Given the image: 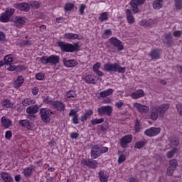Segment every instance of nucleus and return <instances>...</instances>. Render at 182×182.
Listing matches in <instances>:
<instances>
[{
  "mask_svg": "<svg viewBox=\"0 0 182 182\" xmlns=\"http://www.w3.org/2000/svg\"><path fill=\"white\" fill-rule=\"evenodd\" d=\"M168 109H170V104H162L159 107H153L152 109H151V120L156 121L159 117V119H163Z\"/></svg>",
  "mask_w": 182,
  "mask_h": 182,
  "instance_id": "f257e3e1",
  "label": "nucleus"
},
{
  "mask_svg": "<svg viewBox=\"0 0 182 182\" xmlns=\"http://www.w3.org/2000/svg\"><path fill=\"white\" fill-rule=\"evenodd\" d=\"M144 2L145 0H132L129 4L133 14H139V12H140V10L139 9L138 6H140V5H143Z\"/></svg>",
  "mask_w": 182,
  "mask_h": 182,
  "instance_id": "1a4fd4ad",
  "label": "nucleus"
},
{
  "mask_svg": "<svg viewBox=\"0 0 182 182\" xmlns=\"http://www.w3.org/2000/svg\"><path fill=\"white\" fill-rule=\"evenodd\" d=\"M12 60H14V59L12 58V57H11L9 55H6L4 57V63L6 65H11L12 64Z\"/></svg>",
  "mask_w": 182,
  "mask_h": 182,
  "instance_id": "09e8293b",
  "label": "nucleus"
},
{
  "mask_svg": "<svg viewBox=\"0 0 182 182\" xmlns=\"http://www.w3.org/2000/svg\"><path fill=\"white\" fill-rule=\"evenodd\" d=\"M6 68H7V70H9L10 72H14V70L16 69V67H15V65H13L12 64H8Z\"/></svg>",
  "mask_w": 182,
  "mask_h": 182,
  "instance_id": "bf43d9fd",
  "label": "nucleus"
},
{
  "mask_svg": "<svg viewBox=\"0 0 182 182\" xmlns=\"http://www.w3.org/2000/svg\"><path fill=\"white\" fill-rule=\"evenodd\" d=\"M109 42L111 45H112V46L117 48V50H123V49H124L123 43L116 37H112L111 38H109Z\"/></svg>",
  "mask_w": 182,
  "mask_h": 182,
  "instance_id": "9b49d317",
  "label": "nucleus"
},
{
  "mask_svg": "<svg viewBox=\"0 0 182 182\" xmlns=\"http://www.w3.org/2000/svg\"><path fill=\"white\" fill-rule=\"evenodd\" d=\"M147 144V141H138L134 144V149H138L140 150V149H143L144 146Z\"/></svg>",
  "mask_w": 182,
  "mask_h": 182,
  "instance_id": "c9c22d12",
  "label": "nucleus"
},
{
  "mask_svg": "<svg viewBox=\"0 0 182 182\" xmlns=\"http://www.w3.org/2000/svg\"><path fill=\"white\" fill-rule=\"evenodd\" d=\"M174 6L178 11L182 9V0H174Z\"/></svg>",
  "mask_w": 182,
  "mask_h": 182,
  "instance_id": "c03bdc74",
  "label": "nucleus"
},
{
  "mask_svg": "<svg viewBox=\"0 0 182 182\" xmlns=\"http://www.w3.org/2000/svg\"><path fill=\"white\" fill-rule=\"evenodd\" d=\"M18 124L21 126V127H26L28 130H35V124L28 119H21L18 121Z\"/></svg>",
  "mask_w": 182,
  "mask_h": 182,
  "instance_id": "dca6fc26",
  "label": "nucleus"
},
{
  "mask_svg": "<svg viewBox=\"0 0 182 182\" xmlns=\"http://www.w3.org/2000/svg\"><path fill=\"white\" fill-rule=\"evenodd\" d=\"M30 6L31 8H33V9H38L41 6V4L38 1H33L30 2Z\"/></svg>",
  "mask_w": 182,
  "mask_h": 182,
  "instance_id": "8fccbe9b",
  "label": "nucleus"
},
{
  "mask_svg": "<svg viewBox=\"0 0 182 182\" xmlns=\"http://www.w3.org/2000/svg\"><path fill=\"white\" fill-rule=\"evenodd\" d=\"M161 49L160 48H154L149 53V56L151 57V60H156L161 58Z\"/></svg>",
  "mask_w": 182,
  "mask_h": 182,
  "instance_id": "4468645a",
  "label": "nucleus"
},
{
  "mask_svg": "<svg viewBox=\"0 0 182 182\" xmlns=\"http://www.w3.org/2000/svg\"><path fill=\"white\" fill-rule=\"evenodd\" d=\"M5 39H6L5 33H4L3 31H0V42H4Z\"/></svg>",
  "mask_w": 182,
  "mask_h": 182,
  "instance_id": "774afa93",
  "label": "nucleus"
},
{
  "mask_svg": "<svg viewBox=\"0 0 182 182\" xmlns=\"http://www.w3.org/2000/svg\"><path fill=\"white\" fill-rule=\"evenodd\" d=\"M0 176L4 182H14V178L9 173L2 171L0 173Z\"/></svg>",
  "mask_w": 182,
  "mask_h": 182,
  "instance_id": "b1692460",
  "label": "nucleus"
},
{
  "mask_svg": "<svg viewBox=\"0 0 182 182\" xmlns=\"http://www.w3.org/2000/svg\"><path fill=\"white\" fill-rule=\"evenodd\" d=\"M100 150L101 151V154H102V153H107V151H109V148L100 145Z\"/></svg>",
  "mask_w": 182,
  "mask_h": 182,
  "instance_id": "69168bd1",
  "label": "nucleus"
},
{
  "mask_svg": "<svg viewBox=\"0 0 182 182\" xmlns=\"http://www.w3.org/2000/svg\"><path fill=\"white\" fill-rule=\"evenodd\" d=\"M109 129V123L107 122H104L101 125V132H106V130Z\"/></svg>",
  "mask_w": 182,
  "mask_h": 182,
  "instance_id": "5fc2aeb1",
  "label": "nucleus"
},
{
  "mask_svg": "<svg viewBox=\"0 0 182 182\" xmlns=\"http://www.w3.org/2000/svg\"><path fill=\"white\" fill-rule=\"evenodd\" d=\"M98 177L101 182H107V180L109 178V175L105 173V171H100L98 173Z\"/></svg>",
  "mask_w": 182,
  "mask_h": 182,
  "instance_id": "473e14b6",
  "label": "nucleus"
},
{
  "mask_svg": "<svg viewBox=\"0 0 182 182\" xmlns=\"http://www.w3.org/2000/svg\"><path fill=\"white\" fill-rule=\"evenodd\" d=\"M160 132H161V129L160 127H151L144 131V134L149 137H154V136H157Z\"/></svg>",
  "mask_w": 182,
  "mask_h": 182,
  "instance_id": "f8f14e48",
  "label": "nucleus"
},
{
  "mask_svg": "<svg viewBox=\"0 0 182 182\" xmlns=\"http://www.w3.org/2000/svg\"><path fill=\"white\" fill-rule=\"evenodd\" d=\"M33 170H35V166L33 165L29 166L28 167L24 168L23 171V174L26 177H31L32 176V173Z\"/></svg>",
  "mask_w": 182,
  "mask_h": 182,
  "instance_id": "c756f323",
  "label": "nucleus"
},
{
  "mask_svg": "<svg viewBox=\"0 0 182 182\" xmlns=\"http://www.w3.org/2000/svg\"><path fill=\"white\" fill-rule=\"evenodd\" d=\"M109 36H112V31L110 29L105 30L102 34L103 39H107Z\"/></svg>",
  "mask_w": 182,
  "mask_h": 182,
  "instance_id": "603ef678",
  "label": "nucleus"
},
{
  "mask_svg": "<svg viewBox=\"0 0 182 182\" xmlns=\"http://www.w3.org/2000/svg\"><path fill=\"white\" fill-rule=\"evenodd\" d=\"M105 122V119L100 118V119H95L91 120V124L94 126L96 124H101V123H103Z\"/></svg>",
  "mask_w": 182,
  "mask_h": 182,
  "instance_id": "de8ad7c7",
  "label": "nucleus"
},
{
  "mask_svg": "<svg viewBox=\"0 0 182 182\" xmlns=\"http://www.w3.org/2000/svg\"><path fill=\"white\" fill-rule=\"evenodd\" d=\"M132 140L133 136L132 135H125L120 139L119 144L123 149H126L127 148V144H129V143H132Z\"/></svg>",
  "mask_w": 182,
  "mask_h": 182,
  "instance_id": "f3484780",
  "label": "nucleus"
},
{
  "mask_svg": "<svg viewBox=\"0 0 182 182\" xmlns=\"http://www.w3.org/2000/svg\"><path fill=\"white\" fill-rule=\"evenodd\" d=\"M93 114V110L92 109H87L85 111V113L82 114L80 117V121L82 122V123H85V122H87L89 117Z\"/></svg>",
  "mask_w": 182,
  "mask_h": 182,
  "instance_id": "c85d7f7f",
  "label": "nucleus"
},
{
  "mask_svg": "<svg viewBox=\"0 0 182 182\" xmlns=\"http://www.w3.org/2000/svg\"><path fill=\"white\" fill-rule=\"evenodd\" d=\"M173 35L175 38H180V36L182 35V31H175L173 33Z\"/></svg>",
  "mask_w": 182,
  "mask_h": 182,
  "instance_id": "680f3d73",
  "label": "nucleus"
},
{
  "mask_svg": "<svg viewBox=\"0 0 182 182\" xmlns=\"http://www.w3.org/2000/svg\"><path fill=\"white\" fill-rule=\"evenodd\" d=\"M66 96L68 99H71V97H76L77 96L76 91L70 90L67 92Z\"/></svg>",
  "mask_w": 182,
  "mask_h": 182,
  "instance_id": "3c124183",
  "label": "nucleus"
},
{
  "mask_svg": "<svg viewBox=\"0 0 182 182\" xmlns=\"http://www.w3.org/2000/svg\"><path fill=\"white\" fill-rule=\"evenodd\" d=\"M144 91L143 90H138L134 92L131 94V97L134 100L140 99V97H144Z\"/></svg>",
  "mask_w": 182,
  "mask_h": 182,
  "instance_id": "2f4dec72",
  "label": "nucleus"
},
{
  "mask_svg": "<svg viewBox=\"0 0 182 182\" xmlns=\"http://www.w3.org/2000/svg\"><path fill=\"white\" fill-rule=\"evenodd\" d=\"M60 60V58L59 55H51L50 56H43L40 58V62L43 65H48V63H50V65H58Z\"/></svg>",
  "mask_w": 182,
  "mask_h": 182,
  "instance_id": "7ed1b4c3",
  "label": "nucleus"
},
{
  "mask_svg": "<svg viewBox=\"0 0 182 182\" xmlns=\"http://www.w3.org/2000/svg\"><path fill=\"white\" fill-rule=\"evenodd\" d=\"M24 80H25V78H23V76L19 75L14 82L15 87H21V86L23 85Z\"/></svg>",
  "mask_w": 182,
  "mask_h": 182,
  "instance_id": "72a5a7b5",
  "label": "nucleus"
},
{
  "mask_svg": "<svg viewBox=\"0 0 182 182\" xmlns=\"http://www.w3.org/2000/svg\"><path fill=\"white\" fill-rule=\"evenodd\" d=\"M169 167H171L172 168H176L177 166H178V164L177 162V160L176 159H171L169 161Z\"/></svg>",
  "mask_w": 182,
  "mask_h": 182,
  "instance_id": "864d4df0",
  "label": "nucleus"
},
{
  "mask_svg": "<svg viewBox=\"0 0 182 182\" xmlns=\"http://www.w3.org/2000/svg\"><path fill=\"white\" fill-rule=\"evenodd\" d=\"M68 116L72 118V122L73 124H79V114H77V111L75 109H71Z\"/></svg>",
  "mask_w": 182,
  "mask_h": 182,
  "instance_id": "aec40b11",
  "label": "nucleus"
},
{
  "mask_svg": "<svg viewBox=\"0 0 182 182\" xmlns=\"http://www.w3.org/2000/svg\"><path fill=\"white\" fill-rule=\"evenodd\" d=\"M36 101L35 100L31 98H26L22 101L23 106H31L32 105H35Z\"/></svg>",
  "mask_w": 182,
  "mask_h": 182,
  "instance_id": "f704fd0d",
  "label": "nucleus"
},
{
  "mask_svg": "<svg viewBox=\"0 0 182 182\" xmlns=\"http://www.w3.org/2000/svg\"><path fill=\"white\" fill-rule=\"evenodd\" d=\"M85 9H86V5L83 4H80L79 7L80 15H83V14H85Z\"/></svg>",
  "mask_w": 182,
  "mask_h": 182,
  "instance_id": "6e6d98bb",
  "label": "nucleus"
},
{
  "mask_svg": "<svg viewBox=\"0 0 182 182\" xmlns=\"http://www.w3.org/2000/svg\"><path fill=\"white\" fill-rule=\"evenodd\" d=\"M65 38L67 39H80L79 38V35L72 33H65Z\"/></svg>",
  "mask_w": 182,
  "mask_h": 182,
  "instance_id": "a19ab883",
  "label": "nucleus"
},
{
  "mask_svg": "<svg viewBox=\"0 0 182 182\" xmlns=\"http://www.w3.org/2000/svg\"><path fill=\"white\" fill-rule=\"evenodd\" d=\"M53 99L50 98V97L47 96L43 98V103H46V105H51V106H53Z\"/></svg>",
  "mask_w": 182,
  "mask_h": 182,
  "instance_id": "37998d69",
  "label": "nucleus"
},
{
  "mask_svg": "<svg viewBox=\"0 0 182 182\" xmlns=\"http://www.w3.org/2000/svg\"><path fill=\"white\" fill-rule=\"evenodd\" d=\"M81 164L83 166H86L87 167H89V168L95 169L97 168V166H99V163L97 162V161H95L92 159H82L81 161Z\"/></svg>",
  "mask_w": 182,
  "mask_h": 182,
  "instance_id": "9d476101",
  "label": "nucleus"
},
{
  "mask_svg": "<svg viewBox=\"0 0 182 182\" xmlns=\"http://www.w3.org/2000/svg\"><path fill=\"white\" fill-rule=\"evenodd\" d=\"M134 107H136L139 113H149L150 108L147 105H141L139 102H134L133 104Z\"/></svg>",
  "mask_w": 182,
  "mask_h": 182,
  "instance_id": "ddd939ff",
  "label": "nucleus"
},
{
  "mask_svg": "<svg viewBox=\"0 0 182 182\" xmlns=\"http://www.w3.org/2000/svg\"><path fill=\"white\" fill-rule=\"evenodd\" d=\"M100 66H101L100 63L99 62L96 63L92 66V70L97 75V76L102 77V76H104L105 74L101 70H99V69H100Z\"/></svg>",
  "mask_w": 182,
  "mask_h": 182,
  "instance_id": "cd10ccee",
  "label": "nucleus"
},
{
  "mask_svg": "<svg viewBox=\"0 0 182 182\" xmlns=\"http://www.w3.org/2000/svg\"><path fill=\"white\" fill-rule=\"evenodd\" d=\"M5 137L6 139H7V140H11V138L12 137V132L6 131L5 134Z\"/></svg>",
  "mask_w": 182,
  "mask_h": 182,
  "instance_id": "e2e57ef3",
  "label": "nucleus"
},
{
  "mask_svg": "<svg viewBox=\"0 0 182 182\" xmlns=\"http://www.w3.org/2000/svg\"><path fill=\"white\" fill-rule=\"evenodd\" d=\"M53 109H56L58 112H63L65 111L66 106L63 102L56 100L53 102Z\"/></svg>",
  "mask_w": 182,
  "mask_h": 182,
  "instance_id": "4be33fe9",
  "label": "nucleus"
},
{
  "mask_svg": "<svg viewBox=\"0 0 182 182\" xmlns=\"http://www.w3.org/2000/svg\"><path fill=\"white\" fill-rule=\"evenodd\" d=\"M14 8L24 12H29L31 9V7L28 3H16L14 4Z\"/></svg>",
  "mask_w": 182,
  "mask_h": 182,
  "instance_id": "6ab92c4d",
  "label": "nucleus"
},
{
  "mask_svg": "<svg viewBox=\"0 0 182 182\" xmlns=\"http://www.w3.org/2000/svg\"><path fill=\"white\" fill-rule=\"evenodd\" d=\"M3 106L7 109H14V103L11 102V100H6L3 102Z\"/></svg>",
  "mask_w": 182,
  "mask_h": 182,
  "instance_id": "ea45409f",
  "label": "nucleus"
},
{
  "mask_svg": "<svg viewBox=\"0 0 182 182\" xmlns=\"http://www.w3.org/2000/svg\"><path fill=\"white\" fill-rule=\"evenodd\" d=\"M63 62L64 66L66 68H75V66H77V61L76 60H68L67 58H63Z\"/></svg>",
  "mask_w": 182,
  "mask_h": 182,
  "instance_id": "5701e85b",
  "label": "nucleus"
},
{
  "mask_svg": "<svg viewBox=\"0 0 182 182\" xmlns=\"http://www.w3.org/2000/svg\"><path fill=\"white\" fill-rule=\"evenodd\" d=\"M59 48H60L61 50L63 52H77L79 50V43H75V45L70 43H66L64 42H60L58 43Z\"/></svg>",
  "mask_w": 182,
  "mask_h": 182,
  "instance_id": "20e7f679",
  "label": "nucleus"
},
{
  "mask_svg": "<svg viewBox=\"0 0 182 182\" xmlns=\"http://www.w3.org/2000/svg\"><path fill=\"white\" fill-rule=\"evenodd\" d=\"M15 14V9L6 10L0 15V22L6 23L11 21V17Z\"/></svg>",
  "mask_w": 182,
  "mask_h": 182,
  "instance_id": "0eeeda50",
  "label": "nucleus"
},
{
  "mask_svg": "<svg viewBox=\"0 0 182 182\" xmlns=\"http://www.w3.org/2000/svg\"><path fill=\"white\" fill-rule=\"evenodd\" d=\"M84 80L86 83H89L90 85H95V83H97V77L92 75H86Z\"/></svg>",
  "mask_w": 182,
  "mask_h": 182,
  "instance_id": "393cba45",
  "label": "nucleus"
},
{
  "mask_svg": "<svg viewBox=\"0 0 182 182\" xmlns=\"http://www.w3.org/2000/svg\"><path fill=\"white\" fill-rule=\"evenodd\" d=\"M109 19V17L107 16V13L104 12L100 14L99 17V21H101V22H105V21H107Z\"/></svg>",
  "mask_w": 182,
  "mask_h": 182,
  "instance_id": "49530a36",
  "label": "nucleus"
},
{
  "mask_svg": "<svg viewBox=\"0 0 182 182\" xmlns=\"http://www.w3.org/2000/svg\"><path fill=\"white\" fill-rule=\"evenodd\" d=\"M26 23V18L22 16H16L14 18V25L17 28H22L23 24Z\"/></svg>",
  "mask_w": 182,
  "mask_h": 182,
  "instance_id": "412c9836",
  "label": "nucleus"
},
{
  "mask_svg": "<svg viewBox=\"0 0 182 182\" xmlns=\"http://www.w3.org/2000/svg\"><path fill=\"white\" fill-rule=\"evenodd\" d=\"M177 147H173L172 149L167 152L166 157L167 159H173L174 157V154L177 153Z\"/></svg>",
  "mask_w": 182,
  "mask_h": 182,
  "instance_id": "4c0bfd02",
  "label": "nucleus"
},
{
  "mask_svg": "<svg viewBox=\"0 0 182 182\" xmlns=\"http://www.w3.org/2000/svg\"><path fill=\"white\" fill-rule=\"evenodd\" d=\"M75 8V4L70 2H67L64 6V9L66 12L72 11Z\"/></svg>",
  "mask_w": 182,
  "mask_h": 182,
  "instance_id": "58836bf2",
  "label": "nucleus"
},
{
  "mask_svg": "<svg viewBox=\"0 0 182 182\" xmlns=\"http://www.w3.org/2000/svg\"><path fill=\"white\" fill-rule=\"evenodd\" d=\"M100 116H112L113 108L110 105L102 106L97 109Z\"/></svg>",
  "mask_w": 182,
  "mask_h": 182,
  "instance_id": "6e6552de",
  "label": "nucleus"
},
{
  "mask_svg": "<svg viewBox=\"0 0 182 182\" xmlns=\"http://www.w3.org/2000/svg\"><path fill=\"white\" fill-rule=\"evenodd\" d=\"M1 124L4 129H9L12 126V121L9 119H6V117H1Z\"/></svg>",
  "mask_w": 182,
  "mask_h": 182,
  "instance_id": "7c9ffc66",
  "label": "nucleus"
},
{
  "mask_svg": "<svg viewBox=\"0 0 182 182\" xmlns=\"http://www.w3.org/2000/svg\"><path fill=\"white\" fill-rule=\"evenodd\" d=\"M40 114L43 123L50 122V116H52L53 112L49 108H41L40 109Z\"/></svg>",
  "mask_w": 182,
  "mask_h": 182,
  "instance_id": "423d86ee",
  "label": "nucleus"
},
{
  "mask_svg": "<svg viewBox=\"0 0 182 182\" xmlns=\"http://www.w3.org/2000/svg\"><path fill=\"white\" fill-rule=\"evenodd\" d=\"M115 106L117 109H122V106H124V103L122 101L115 103Z\"/></svg>",
  "mask_w": 182,
  "mask_h": 182,
  "instance_id": "338daca9",
  "label": "nucleus"
},
{
  "mask_svg": "<svg viewBox=\"0 0 182 182\" xmlns=\"http://www.w3.org/2000/svg\"><path fill=\"white\" fill-rule=\"evenodd\" d=\"M176 109L178 110V114L182 116V104L181 103H178L176 105Z\"/></svg>",
  "mask_w": 182,
  "mask_h": 182,
  "instance_id": "052dcab7",
  "label": "nucleus"
},
{
  "mask_svg": "<svg viewBox=\"0 0 182 182\" xmlns=\"http://www.w3.org/2000/svg\"><path fill=\"white\" fill-rule=\"evenodd\" d=\"M170 146L171 147H177L180 144V141L178 140V138L174 137L170 139Z\"/></svg>",
  "mask_w": 182,
  "mask_h": 182,
  "instance_id": "e433bc0d",
  "label": "nucleus"
},
{
  "mask_svg": "<svg viewBox=\"0 0 182 182\" xmlns=\"http://www.w3.org/2000/svg\"><path fill=\"white\" fill-rule=\"evenodd\" d=\"M114 92V90H113L112 88H109L102 92H100L99 94L98 99L107 97V96H110V95H113Z\"/></svg>",
  "mask_w": 182,
  "mask_h": 182,
  "instance_id": "a878e982",
  "label": "nucleus"
},
{
  "mask_svg": "<svg viewBox=\"0 0 182 182\" xmlns=\"http://www.w3.org/2000/svg\"><path fill=\"white\" fill-rule=\"evenodd\" d=\"M163 7V4H161V1H159L157 0H155L153 3V8L154 9H161Z\"/></svg>",
  "mask_w": 182,
  "mask_h": 182,
  "instance_id": "79ce46f5",
  "label": "nucleus"
},
{
  "mask_svg": "<svg viewBox=\"0 0 182 182\" xmlns=\"http://www.w3.org/2000/svg\"><path fill=\"white\" fill-rule=\"evenodd\" d=\"M134 129L136 133H139V132L141 130V124H140V121H139V119H136L135 121Z\"/></svg>",
  "mask_w": 182,
  "mask_h": 182,
  "instance_id": "a18cd8bd",
  "label": "nucleus"
},
{
  "mask_svg": "<svg viewBox=\"0 0 182 182\" xmlns=\"http://www.w3.org/2000/svg\"><path fill=\"white\" fill-rule=\"evenodd\" d=\"M102 155L100 151V145H94L91 149V157L93 160L100 157Z\"/></svg>",
  "mask_w": 182,
  "mask_h": 182,
  "instance_id": "2eb2a0df",
  "label": "nucleus"
},
{
  "mask_svg": "<svg viewBox=\"0 0 182 182\" xmlns=\"http://www.w3.org/2000/svg\"><path fill=\"white\" fill-rule=\"evenodd\" d=\"M126 161V156L124 155H121L118 159L119 164Z\"/></svg>",
  "mask_w": 182,
  "mask_h": 182,
  "instance_id": "0e129e2a",
  "label": "nucleus"
},
{
  "mask_svg": "<svg viewBox=\"0 0 182 182\" xmlns=\"http://www.w3.org/2000/svg\"><path fill=\"white\" fill-rule=\"evenodd\" d=\"M105 72H109V73H124L126 72V67H122L117 63H107L104 64Z\"/></svg>",
  "mask_w": 182,
  "mask_h": 182,
  "instance_id": "f03ea898",
  "label": "nucleus"
},
{
  "mask_svg": "<svg viewBox=\"0 0 182 182\" xmlns=\"http://www.w3.org/2000/svg\"><path fill=\"white\" fill-rule=\"evenodd\" d=\"M39 112V105H31L28 107L26 108V112L27 113V119H29V120L33 121L36 119V113Z\"/></svg>",
  "mask_w": 182,
  "mask_h": 182,
  "instance_id": "39448f33",
  "label": "nucleus"
},
{
  "mask_svg": "<svg viewBox=\"0 0 182 182\" xmlns=\"http://www.w3.org/2000/svg\"><path fill=\"white\" fill-rule=\"evenodd\" d=\"M164 43L168 46V48H171L174 42L173 41V35L171 32L164 34Z\"/></svg>",
  "mask_w": 182,
  "mask_h": 182,
  "instance_id": "a211bd4d",
  "label": "nucleus"
},
{
  "mask_svg": "<svg viewBox=\"0 0 182 182\" xmlns=\"http://www.w3.org/2000/svg\"><path fill=\"white\" fill-rule=\"evenodd\" d=\"M126 16L128 23H130L132 25L135 22L134 16H133V12L132 11V10H126Z\"/></svg>",
  "mask_w": 182,
  "mask_h": 182,
  "instance_id": "bb28decb",
  "label": "nucleus"
},
{
  "mask_svg": "<svg viewBox=\"0 0 182 182\" xmlns=\"http://www.w3.org/2000/svg\"><path fill=\"white\" fill-rule=\"evenodd\" d=\"M175 170H176V168L168 166L167 168L168 176H170V177H171L173 176V174H174Z\"/></svg>",
  "mask_w": 182,
  "mask_h": 182,
  "instance_id": "4d7b16f0",
  "label": "nucleus"
},
{
  "mask_svg": "<svg viewBox=\"0 0 182 182\" xmlns=\"http://www.w3.org/2000/svg\"><path fill=\"white\" fill-rule=\"evenodd\" d=\"M36 79H37V80H43L45 79V75L42 73H37L36 75Z\"/></svg>",
  "mask_w": 182,
  "mask_h": 182,
  "instance_id": "13d9d810",
  "label": "nucleus"
}]
</instances>
